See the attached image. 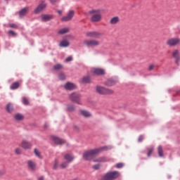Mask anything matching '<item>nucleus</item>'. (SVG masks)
I'll return each mask as SVG.
<instances>
[{
  "instance_id": "nucleus-36",
  "label": "nucleus",
  "mask_w": 180,
  "mask_h": 180,
  "mask_svg": "<svg viewBox=\"0 0 180 180\" xmlns=\"http://www.w3.org/2000/svg\"><path fill=\"white\" fill-rule=\"evenodd\" d=\"M154 151V148H150L148 149V157H150L151 154H153V152Z\"/></svg>"
},
{
  "instance_id": "nucleus-25",
  "label": "nucleus",
  "mask_w": 180,
  "mask_h": 180,
  "mask_svg": "<svg viewBox=\"0 0 180 180\" xmlns=\"http://www.w3.org/2000/svg\"><path fill=\"white\" fill-rule=\"evenodd\" d=\"M68 32H70V28H63L58 32V34H65V33H68Z\"/></svg>"
},
{
  "instance_id": "nucleus-20",
  "label": "nucleus",
  "mask_w": 180,
  "mask_h": 180,
  "mask_svg": "<svg viewBox=\"0 0 180 180\" xmlns=\"http://www.w3.org/2000/svg\"><path fill=\"white\" fill-rule=\"evenodd\" d=\"M27 12H29V7H25L19 12V15L20 17L25 16L27 15Z\"/></svg>"
},
{
  "instance_id": "nucleus-1",
  "label": "nucleus",
  "mask_w": 180,
  "mask_h": 180,
  "mask_svg": "<svg viewBox=\"0 0 180 180\" xmlns=\"http://www.w3.org/2000/svg\"><path fill=\"white\" fill-rule=\"evenodd\" d=\"M110 148H112L110 146H103L87 150L83 154V158L86 161H90V160H92L95 155H98V154L103 153V151H108V150H110Z\"/></svg>"
},
{
  "instance_id": "nucleus-18",
  "label": "nucleus",
  "mask_w": 180,
  "mask_h": 180,
  "mask_svg": "<svg viewBox=\"0 0 180 180\" xmlns=\"http://www.w3.org/2000/svg\"><path fill=\"white\" fill-rule=\"evenodd\" d=\"M64 159L66 160L67 162H72L74 160V156L71 154H66L64 156Z\"/></svg>"
},
{
  "instance_id": "nucleus-11",
  "label": "nucleus",
  "mask_w": 180,
  "mask_h": 180,
  "mask_svg": "<svg viewBox=\"0 0 180 180\" xmlns=\"http://www.w3.org/2000/svg\"><path fill=\"white\" fill-rule=\"evenodd\" d=\"M117 82V80L115 79H109L104 82V84L105 86H113V85H116V83Z\"/></svg>"
},
{
  "instance_id": "nucleus-26",
  "label": "nucleus",
  "mask_w": 180,
  "mask_h": 180,
  "mask_svg": "<svg viewBox=\"0 0 180 180\" xmlns=\"http://www.w3.org/2000/svg\"><path fill=\"white\" fill-rule=\"evenodd\" d=\"M14 119L18 121L23 120L25 119V117L22 114H16L14 116Z\"/></svg>"
},
{
  "instance_id": "nucleus-24",
  "label": "nucleus",
  "mask_w": 180,
  "mask_h": 180,
  "mask_svg": "<svg viewBox=\"0 0 180 180\" xmlns=\"http://www.w3.org/2000/svg\"><path fill=\"white\" fill-rule=\"evenodd\" d=\"M108 161V160L106 158V157H100L94 160V162H106Z\"/></svg>"
},
{
  "instance_id": "nucleus-50",
  "label": "nucleus",
  "mask_w": 180,
  "mask_h": 180,
  "mask_svg": "<svg viewBox=\"0 0 180 180\" xmlns=\"http://www.w3.org/2000/svg\"><path fill=\"white\" fill-rule=\"evenodd\" d=\"M50 1L51 2V4H56L57 0H50Z\"/></svg>"
},
{
  "instance_id": "nucleus-19",
  "label": "nucleus",
  "mask_w": 180,
  "mask_h": 180,
  "mask_svg": "<svg viewBox=\"0 0 180 180\" xmlns=\"http://www.w3.org/2000/svg\"><path fill=\"white\" fill-rule=\"evenodd\" d=\"M41 18L42 22H49V20H51V19H53V15L45 14V15H42Z\"/></svg>"
},
{
  "instance_id": "nucleus-45",
  "label": "nucleus",
  "mask_w": 180,
  "mask_h": 180,
  "mask_svg": "<svg viewBox=\"0 0 180 180\" xmlns=\"http://www.w3.org/2000/svg\"><path fill=\"white\" fill-rule=\"evenodd\" d=\"M116 167L117 168H122L123 167V163H118L116 165Z\"/></svg>"
},
{
  "instance_id": "nucleus-48",
  "label": "nucleus",
  "mask_w": 180,
  "mask_h": 180,
  "mask_svg": "<svg viewBox=\"0 0 180 180\" xmlns=\"http://www.w3.org/2000/svg\"><path fill=\"white\" fill-rule=\"evenodd\" d=\"M4 174H5V171L0 170V176H2V175H4Z\"/></svg>"
},
{
  "instance_id": "nucleus-43",
  "label": "nucleus",
  "mask_w": 180,
  "mask_h": 180,
  "mask_svg": "<svg viewBox=\"0 0 180 180\" xmlns=\"http://www.w3.org/2000/svg\"><path fill=\"white\" fill-rule=\"evenodd\" d=\"M93 168H94V169H99V168H101V165H95L93 166Z\"/></svg>"
},
{
  "instance_id": "nucleus-51",
  "label": "nucleus",
  "mask_w": 180,
  "mask_h": 180,
  "mask_svg": "<svg viewBox=\"0 0 180 180\" xmlns=\"http://www.w3.org/2000/svg\"><path fill=\"white\" fill-rule=\"evenodd\" d=\"M38 180H44L43 177H40Z\"/></svg>"
},
{
  "instance_id": "nucleus-13",
  "label": "nucleus",
  "mask_w": 180,
  "mask_h": 180,
  "mask_svg": "<svg viewBox=\"0 0 180 180\" xmlns=\"http://www.w3.org/2000/svg\"><path fill=\"white\" fill-rule=\"evenodd\" d=\"M92 75H105V70L101 68H95L93 70Z\"/></svg>"
},
{
  "instance_id": "nucleus-15",
  "label": "nucleus",
  "mask_w": 180,
  "mask_h": 180,
  "mask_svg": "<svg viewBox=\"0 0 180 180\" xmlns=\"http://www.w3.org/2000/svg\"><path fill=\"white\" fill-rule=\"evenodd\" d=\"M52 140L56 143V144H58L60 146L61 144H64L65 141L63 139L58 138L57 136H52Z\"/></svg>"
},
{
  "instance_id": "nucleus-42",
  "label": "nucleus",
  "mask_w": 180,
  "mask_h": 180,
  "mask_svg": "<svg viewBox=\"0 0 180 180\" xmlns=\"http://www.w3.org/2000/svg\"><path fill=\"white\" fill-rule=\"evenodd\" d=\"M59 79H65V74L59 75Z\"/></svg>"
},
{
  "instance_id": "nucleus-47",
  "label": "nucleus",
  "mask_w": 180,
  "mask_h": 180,
  "mask_svg": "<svg viewBox=\"0 0 180 180\" xmlns=\"http://www.w3.org/2000/svg\"><path fill=\"white\" fill-rule=\"evenodd\" d=\"M74 130H75L76 131H78V130H79V127L75 125L73 127Z\"/></svg>"
},
{
  "instance_id": "nucleus-7",
  "label": "nucleus",
  "mask_w": 180,
  "mask_h": 180,
  "mask_svg": "<svg viewBox=\"0 0 180 180\" xmlns=\"http://www.w3.org/2000/svg\"><path fill=\"white\" fill-rule=\"evenodd\" d=\"M166 44L169 47H175V46H178V44H180V39L179 38L169 39L167 41Z\"/></svg>"
},
{
  "instance_id": "nucleus-33",
  "label": "nucleus",
  "mask_w": 180,
  "mask_h": 180,
  "mask_svg": "<svg viewBox=\"0 0 180 180\" xmlns=\"http://www.w3.org/2000/svg\"><path fill=\"white\" fill-rule=\"evenodd\" d=\"M15 153L17 155H20V154H22V148H16L15 149Z\"/></svg>"
},
{
  "instance_id": "nucleus-49",
  "label": "nucleus",
  "mask_w": 180,
  "mask_h": 180,
  "mask_svg": "<svg viewBox=\"0 0 180 180\" xmlns=\"http://www.w3.org/2000/svg\"><path fill=\"white\" fill-rule=\"evenodd\" d=\"M57 13H58V15H63V11L61 10H59L57 11Z\"/></svg>"
},
{
  "instance_id": "nucleus-5",
  "label": "nucleus",
  "mask_w": 180,
  "mask_h": 180,
  "mask_svg": "<svg viewBox=\"0 0 180 180\" xmlns=\"http://www.w3.org/2000/svg\"><path fill=\"white\" fill-rule=\"evenodd\" d=\"M69 98L72 102H75L78 105H81V94L79 93H72Z\"/></svg>"
},
{
  "instance_id": "nucleus-9",
  "label": "nucleus",
  "mask_w": 180,
  "mask_h": 180,
  "mask_svg": "<svg viewBox=\"0 0 180 180\" xmlns=\"http://www.w3.org/2000/svg\"><path fill=\"white\" fill-rule=\"evenodd\" d=\"M74 11H70L69 13L66 16H64L63 18H61L62 22H68L74 18Z\"/></svg>"
},
{
  "instance_id": "nucleus-2",
  "label": "nucleus",
  "mask_w": 180,
  "mask_h": 180,
  "mask_svg": "<svg viewBox=\"0 0 180 180\" xmlns=\"http://www.w3.org/2000/svg\"><path fill=\"white\" fill-rule=\"evenodd\" d=\"M96 92L99 95H113V94H115V91L112 89H108L101 85H97L96 86Z\"/></svg>"
},
{
  "instance_id": "nucleus-34",
  "label": "nucleus",
  "mask_w": 180,
  "mask_h": 180,
  "mask_svg": "<svg viewBox=\"0 0 180 180\" xmlns=\"http://www.w3.org/2000/svg\"><path fill=\"white\" fill-rule=\"evenodd\" d=\"M34 153L35 155L37 157H38V158H41V155L37 149H34Z\"/></svg>"
},
{
  "instance_id": "nucleus-29",
  "label": "nucleus",
  "mask_w": 180,
  "mask_h": 180,
  "mask_svg": "<svg viewBox=\"0 0 180 180\" xmlns=\"http://www.w3.org/2000/svg\"><path fill=\"white\" fill-rule=\"evenodd\" d=\"M67 109L68 110V112H74V110H75V106H74V105H68Z\"/></svg>"
},
{
  "instance_id": "nucleus-6",
  "label": "nucleus",
  "mask_w": 180,
  "mask_h": 180,
  "mask_svg": "<svg viewBox=\"0 0 180 180\" xmlns=\"http://www.w3.org/2000/svg\"><path fill=\"white\" fill-rule=\"evenodd\" d=\"M119 178V172H111L103 176V180H113Z\"/></svg>"
},
{
  "instance_id": "nucleus-35",
  "label": "nucleus",
  "mask_w": 180,
  "mask_h": 180,
  "mask_svg": "<svg viewBox=\"0 0 180 180\" xmlns=\"http://www.w3.org/2000/svg\"><path fill=\"white\" fill-rule=\"evenodd\" d=\"M158 65L157 63H151L150 65H149L148 68H158Z\"/></svg>"
},
{
  "instance_id": "nucleus-37",
  "label": "nucleus",
  "mask_w": 180,
  "mask_h": 180,
  "mask_svg": "<svg viewBox=\"0 0 180 180\" xmlns=\"http://www.w3.org/2000/svg\"><path fill=\"white\" fill-rule=\"evenodd\" d=\"M54 169H57L58 168V160H56L53 165Z\"/></svg>"
},
{
  "instance_id": "nucleus-44",
  "label": "nucleus",
  "mask_w": 180,
  "mask_h": 180,
  "mask_svg": "<svg viewBox=\"0 0 180 180\" xmlns=\"http://www.w3.org/2000/svg\"><path fill=\"white\" fill-rule=\"evenodd\" d=\"M8 34H12V36H16V32H15L12 30L8 31Z\"/></svg>"
},
{
  "instance_id": "nucleus-4",
  "label": "nucleus",
  "mask_w": 180,
  "mask_h": 180,
  "mask_svg": "<svg viewBox=\"0 0 180 180\" xmlns=\"http://www.w3.org/2000/svg\"><path fill=\"white\" fill-rule=\"evenodd\" d=\"M83 44L86 47H98L101 46V42L96 39H85Z\"/></svg>"
},
{
  "instance_id": "nucleus-28",
  "label": "nucleus",
  "mask_w": 180,
  "mask_h": 180,
  "mask_svg": "<svg viewBox=\"0 0 180 180\" xmlns=\"http://www.w3.org/2000/svg\"><path fill=\"white\" fill-rule=\"evenodd\" d=\"M19 86H20L19 82H15L11 85V89H18Z\"/></svg>"
},
{
  "instance_id": "nucleus-21",
  "label": "nucleus",
  "mask_w": 180,
  "mask_h": 180,
  "mask_svg": "<svg viewBox=\"0 0 180 180\" xmlns=\"http://www.w3.org/2000/svg\"><path fill=\"white\" fill-rule=\"evenodd\" d=\"M60 47H68L70 46V41L67 39L62 40L59 44Z\"/></svg>"
},
{
  "instance_id": "nucleus-40",
  "label": "nucleus",
  "mask_w": 180,
  "mask_h": 180,
  "mask_svg": "<svg viewBox=\"0 0 180 180\" xmlns=\"http://www.w3.org/2000/svg\"><path fill=\"white\" fill-rule=\"evenodd\" d=\"M143 140H144V136H143V135L139 136V137L138 139L139 143H141V141Z\"/></svg>"
},
{
  "instance_id": "nucleus-30",
  "label": "nucleus",
  "mask_w": 180,
  "mask_h": 180,
  "mask_svg": "<svg viewBox=\"0 0 180 180\" xmlns=\"http://www.w3.org/2000/svg\"><path fill=\"white\" fill-rule=\"evenodd\" d=\"M6 110H7V112H8V113H11V112H12V110H13V106L12 105L11 103H8L7 105Z\"/></svg>"
},
{
  "instance_id": "nucleus-8",
  "label": "nucleus",
  "mask_w": 180,
  "mask_h": 180,
  "mask_svg": "<svg viewBox=\"0 0 180 180\" xmlns=\"http://www.w3.org/2000/svg\"><path fill=\"white\" fill-rule=\"evenodd\" d=\"M86 36L87 37H91L92 39H101L103 34L101 32L91 31L86 32Z\"/></svg>"
},
{
  "instance_id": "nucleus-14",
  "label": "nucleus",
  "mask_w": 180,
  "mask_h": 180,
  "mask_svg": "<svg viewBox=\"0 0 180 180\" xmlns=\"http://www.w3.org/2000/svg\"><path fill=\"white\" fill-rule=\"evenodd\" d=\"M172 56L173 58H175V60H176V63H178V61H179V60H180L179 50L174 49L172 53Z\"/></svg>"
},
{
  "instance_id": "nucleus-23",
  "label": "nucleus",
  "mask_w": 180,
  "mask_h": 180,
  "mask_svg": "<svg viewBox=\"0 0 180 180\" xmlns=\"http://www.w3.org/2000/svg\"><path fill=\"white\" fill-rule=\"evenodd\" d=\"M79 113H80V115H82V116H84V117H91V112H89L86 110H80Z\"/></svg>"
},
{
  "instance_id": "nucleus-41",
  "label": "nucleus",
  "mask_w": 180,
  "mask_h": 180,
  "mask_svg": "<svg viewBox=\"0 0 180 180\" xmlns=\"http://www.w3.org/2000/svg\"><path fill=\"white\" fill-rule=\"evenodd\" d=\"M9 26L13 29H18V25L16 24H9Z\"/></svg>"
},
{
  "instance_id": "nucleus-17",
  "label": "nucleus",
  "mask_w": 180,
  "mask_h": 180,
  "mask_svg": "<svg viewBox=\"0 0 180 180\" xmlns=\"http://www.w3.org/2000/svg\"><path fill=\"white\" fill-rule=\"evenodd\" d=\"M21 147L25 150H29L32 147V144L26 141H23L21 143Z\"/></svg>"
},
{
  "instance_id": "nucleus-38",
  "label": "nucleus",
  "mask_w": 180,
  "mask_h": 180,
  "mask_svg": "<svg viewBox=\"0 0 180 180\" xmlns=\"http://www.w3.org/2000/svg\"><path fill=\"white\" fill-rule=\"evenodd\" d=\"M22 102L24 105H29V101H27V98L25 97L22 98Z\"/></svg>"
},
{
  "instance_id": "nucleus-46",
  "label": "nucleus",
  "mask_w": 180,
  "mask_h": 180,
  "mask_svg": "<svg viewBox=\"0 0 180 180\" xmlns=\"http://www.w3.org/2000/svg\"><path fill=\"white\" fill-rule=\"evenodd\" d=\"M54 68H63V65L57 64L54 66Z\"/></svg>"
},
{
  "instance_id": "nucleus-31",
  "label": "nucleus",
  "mask_w": 180,
  "mask_h": 180,
  "mask_svg": "<svg viewBox=\"0 0 180 180\" xmlns=\"http://www.w3.org/2000/svg\"><path fill=\"white\" fill-rule=\"evenodd\" d=\"M82 82H84V84H89L91 82V78L89 77H84L82 78Z\"/></svg>"
},
{
  "instance_id": "nucleus-22",
  "label": "nucleus",
  "mask_w": 180,
  "mask_h": 180,
  "mask_svg": "<svg viewBox=\"0 0 180 180\" xmlns=\"http://www.w3.org/2000/svg\"><path fill=\"white\" fill-rule=\"evenodd\" d=\"M27 165L29 167V168H30V169H32V171H34V169H36V163L32 160H29L27 162Z\"/></svg>"
},
{
  "instance_id": "nucleus-27",
  "label": "nucleus",
  "mask_w": 180,
  "mask_h": 180,
  "mask_svg": "<svg viewBox=\"0 0 180 180\" xmlns=\"http://www.w3.org/2000/svg\"><path fill=\"white\" fill-rule=\"evenodd\" d=\"M158 153L159 157H164V150H162V146H159L158 147Z\"/></svg>"
},
{
  "instance_id": "nucleus-3",
  "label": "nucleus",
  "mask_w": 180,
  "mask_h": 180,
  "mask_svg": "<svg viewBox=\"0 0 180 180\" xmlns=\"http://www.w3.org/2000/svg\"><path fill=\"white\" fill-rule=\"evenodd\" d=\"M89 15H91V21L93 22H101L102 19L99 10H91L89 11Z\"/></svg>"
},
{
  "instance_id": "nucleus-12",
  "label": "nucleus",
  "mask_w": 180,
  "mask_h": 180,
  "mask_svg": "<svg viewBox=\"0 0 180 180\" xmlns=\"http://www.w3.org/2000/svg\"><path fill=\"white\" fill-rule=\"evenodd\" d=\"M46 4L44 2H41L38 6L37 8H35L34 10V13H39L40 12H41V11H44V8H46Z\"/></svg>"
},
{
  "instance_id": "nucleus-32",
  "label": "nucleus",
  "mask_w": 180,
  "mask_h": 180,
  "mask_svg": "<svg viewBox=\"0 0 180 180\" xmlns=\"http://www.w3.org/2000/svg\"><path fill=\"white\" fill-rule=\"evenodd\" d=\"M69 162H63L60 165V168L62 169H64L65 168H67V167H68V165H69Z\"/></svg>"
},
{
  "instance_id": "nucleus-10",
  "label": "nucleus",
  "mask_w": 180,
  "mask_h": 180,
  "mask_svg": "<svg viewBox=\"0 0 180 180\" xmlns=\"http://www.w3.org/2000/svg\"><path fill=\"white\" fill-rule=\"evenodd\" d=\"M64 88L66 91H73L77 88V86L72 82H68L64 85Z\"/></svg>"
},
{
  "instance_id": "nucleus-39",
  "label": "nucleus",
  "mask_w": 180,
  "mask_h": 180,
  "mask_svg": "<svg viewBox=\"0 0 180 180\" xmlns=\"http://www.w3.org/2000/svg\"><path fill=\"white\" fill-rule=\"evenodd\" d=\"M72 56H68L66 59H65V62L66 63H70L71 61H72Z\"/></svg>"
},
{
  "instance_id": "nucleus-16",
  "label": "nucleus",
  "mask_w": 180,
  "mask_h": 180,
  "mask_svg": "<svg viewBox=\"0 0 180 180\" xmlns=\"http://www.w3.org/2000/svg\"><path fill=\"white\" fill-rule=\"evenodd\" d=\"M119 22H120V18L118 16H115L110 20V25H117Z\"/></svg>"
}]
</instances>
